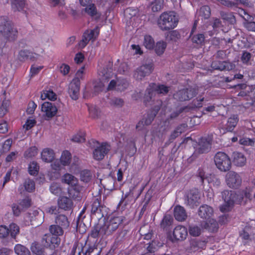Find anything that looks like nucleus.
<instances>
[{
    "label": "nucleus",
    "instance_id": "2eb2a0df",
    "mask_svg": "<svg viewBox=\"0 0 255 255\" xmlns=\"http://www.w3.org/2000/svg\"><path fill=\"white\" fill-rule=\"evenodd\" d=\"M84 248L79 247L74 244L71 252V255H91L95 250L98 251L97 248L95 246H89L84 252Z\"/></svg>",
    "mask_w": 255,
    "mask_h": 255
},
{
    "label": "nucleus",
    "instance_id": "603ef678",
    "mask_svg": "<svg viewBox=\"0 0 255 255\" xmlns=\"http://www.w3.org/2000/svg\"><path fill=\"white\" fill-rule=\"evenodd\" d=\"M189 234L193 237H198L201 233V228L196 225H193L189 227Z\"/></svg>",
    "mask_w": 255,
    "mask_h": 255
},
{
    "label": "nucleus",
    "instance_id": "de8ad7c7",
    "mask_svg": "<svg viewBox=\"0 0 255 255\" xmlns=\"http://www.w3.org/2000/svg\"><path fill=\"white\" fill-rule=\"evenodd\" d=\"M109 103L112 107L121 108L124 105L125 102L122 98L114 97L110 100Z\"/></svg>",
    "mask_w": 255,
    "mask_h": 255
},
{
    "label": "nucleus",
    "instance_id": "20e7f679",
    "mask_svg": "<svg viewBox=\"0 0 255 255\" xmlns=\"http://www.w3.org/2000/svg\"><path fill=\"white\" fill-rule=\"evenodd\" d=\"M123 216L114 217L102 226L103 231L106 236H109L112 234L117 230L119 226L122 223L124 219Z\"/></svg>",
    "mask_w": 255,
    "mask_h": 255
},
{
    "label": "nucleus",
    "instance_id": "5fc2aeb1",
    "mask_svg": "<svg viewBox=\"0 0 255 255\" xmlns=\"http://www.w3.org/2000/svg\"><path fill=\"white\" fill-rule=\"evenodd\" d=\"M235 22V17L232 13H224V24H233Z\"/></svg>",
    "mask_w": 255,
    "mask_h": 255
},
{
    "label": "nucleus",
    "instance_id": "412c9836",
    "mask_svg": "<svg viewBox=\"0 0 255 255\" xmlns=\"http://www.w3.org/2000/svg\"><path fill=\"white\" fill-rule=\"evenodd\" d=\"M39 56V55L35 53H32L27 50H21L19 52L18 59L20 61H24L27 59L34 61Z\"/></svg>",
    "mask_w": 255,
    "mask_h": 255
},
{
    "label": "nucleus",
    "instance_id": "a878e982",
    "mask_svg": "<svg viewBox=\"0 0 255 255\" xmlns=\"http://www.w3.org/2000/svg\"><path fill=\"white\" fill-rule=\"evenodd\" d=\"M55 224L66 230L70 225V222L66 216L63 214H59L55 218Z\"/></svg>",
    "mask_w": 255,
    "mask_h": 255
},
{
    "label": "nucleus",
    "instance_id": "b1692460",
    "mask_svg": "<svg viewBox=\"0 0 255 255\" xmlns=\"http://www.w3.org/2000/svg\"><path fill=\"white\" fill-rule=\"evenodd\" d=\"M42 160L45 162H51L55 158V152L52 149L44 148L41 152Z\"/></svg>",
    "mask_w": 255,
    "mask_h": 255
},
{
    "label": "nucleus",
    "instance_id": "0e129e2a",
    "mask_svg": "<svg viewBox=\"0 0 255 255\" xmlns=\"http://www.w3.org/2000/svg\"><path fill=\"white\" fill-rule=\"evenodd\" d=\"M72 141L76 142H83L85 141V133L80 132L75 135L72 138Z\"/></svg>",
    "mask_w": 255,
    "mask_h": 255
},
{
    "label": "nucleus",
    "instance_id": "09e8293b",
    "mask_svg": "<svg viewBox=\"0 0 255 255\" xmlns=\"http://www.w3.org/2000/svg\"><path fill=\"white\" fill-rule=\"evenodd\" d=\"M37 150L36 146H31L25 151L24 156L27 158H32L37 154Z\"/></svg>",
    "mask_w": 255,
    "mask_h": 255
},
{
    "label": "nucleus",
    "instance_id": "69168bd1",
    "mask_svg": "<svg viewBox=\"0 0 255 255\" xmlns=\"http://www.w3.org/2000/svg\"><path fill=\"white\" fill-rule=\"evenodd\" d=\"M11 207L13 214L15 216H18L20 214L21 212L23 210L19 204L15 203L13 204Z\"/></svg>",
    "mask_w": 255,
    "mask_h": 255
},
{
    "label": "nucleus",
    "instance_id": "393cba45",
    "mask_svg": "<svg viewBox=\"0 0 255 255\" xmlns=\"http://www.w3.org/2000/svg\"><path fill=\"white\" fill-rule=\"evenodd\" d=\"M159 109V107H156L155 109L147 113L146 115L144 116L141 120L143 121L144 125L148 126L151 124Z\"/></svg>",
    "mask_w": 255,
    "mask_h": 255
},
{
    "label": "nucleus",
    "instance_id": "c85d7f7f",
    "mask_svg": "<svg viewBox=\"0 0 255 255\" xmlns=\"http://www.w3.org/2000/svg\"><path fill=\"white\" fill-rule=\"evenodd\" d=\"M103 231V228L102 226H100L99 225H97L96 226H94L91 231L89 234L88 236L90 237L93 238L94 239H96L99 237L103 238L104 236H105L104 232H102Z\"/></svg>",
    "mask_w": 255,
    "mask_h": 255
},
{
    "label": "nucleus",
    "instance_id": "a211bd4d",
    "mask_svg": "<svg viewBox=\"0 0 255 255\" xmlns=\"http://www.w3.org/2000/svg\"><path fill=\"white\" fill-rule=\"evenodd\" d=\"M61 164V162L58 160H55L51 164L52 171L49 172L50 180H55L60 178L61 176L60 171L62 168Z\"/></svg>",
    "mask_w": 255,
    "mask_h": 255
},
{
    "label": "nucleus",
    "instance_id": "9d476101",
    "mask_svg": "<svg viewBox=\"0 0 255 255\" xmlns=\"http://www.w3.org/2000/svg\"><path fill=\"white\" fill-rule=\"evenodd\" d=\"M224 212L230 211L237 202L238 195L234 191H224Z\"/></svg>",
    "mask_w": 255,
    "mask_h": 255
},
{
    "label": "nucleus",
    "instance_id": "680f3d73",
    "mask_svg": "<svg viewBox=\"0 0 255 255\" xmlns=\"http://www.w3.org/2000/svg\"><path fill=\"white\" fill-rule=\"evenodd\" d=\"M8 106V101H3L1 105L0 106V117H2L7 112Z\"/></svg>",
    "mask_w": 255,
    "mask_h": 255
},
{
    "label": "nucleus",
    "instance_id": "f257e3e1",
    "mask_svg": "<svg viewBox=\"0 0 255 255\" xmlns=\"http://www.w3.org/2000/svg\"><path fill=\"white\" fill-rule=\"evenodd\" d=\"M0 34L8 41H14L18 35L13 23L4 17L0 18Z\"/></svg>",
    "mask_w": 255,
    "mask_h": 255
},
{
    "label": "nucleus",
    "instance_id": "423d86ee",
    "mask_svg": "<svg viewBox=\"0 0 255 255\" xmlns=\"http://www.w3.org/2000/svg\"><path fill=\"white\" fill-rule=\"evenodd\" d=\"M200 195L197 189L190 190L185 197V204L191 208L198 206L200 204Z\"/></svg>",
    "mask_w": 255,
    "mask_h": 255
},
{
    "label": "nucleus",
    "instance_id": "aec40b11",
    "mask_svg": "<svg viewBox=\"0 0 255 255\" xmlns=\"http://www.w3.org/2000/svg\"><path fill=\"white\" fill-rule=\"evenodd\" d=\"M188 232L186 227L183 226H176L173 232V237L176 240L182 241L187 236Z\"/></svg>",
    "mask_w": 255,
    "mask_h": 255
},
{
    "label": "nucleus",
    "instance_id": "f3484780",
    "mask_svg": "<svg viewBox=\"0 0 255 255\" xmlns=\"http://www.w3.org/2000/svg\"><path fill=\"white\" fill-rule=\"evenodd\" d=\"M99 33L98 27H96L92 30H87L83 34L82 42L84 46H85L90 40H94Z\"/></svg>",
    "mask_w": 255,
    "mask_h": 255
},
{
    "label": "nucleus",
    "instance_id": "052dcab7",
    "mask_svg": "<svg viewBox=\"0 0 255 255\" xmlns=\"http://www.w3.org/2000/svg\"><path fill=\"white\" fill-rule=\"evenodd\" d=\"M255 142V139H251L248 137H243L239 140L240 144L246 146H253Z\"/></svg>",
    "mask_w": 255,
    "mask_h": 255
},
{
    "label": "nucleus",
    "instance_id": "cd10ccee",
    "mask_svg": "<svg viewBox=\"0 0 255 255\" xmlns=\"http://www.w3.org/2000/svg\"><path fill=\"white\" fill-rule=\"evenodd\" d=\"M174 216L178 221H184L187 217L185 210L181 206H175L174 209Z\"/></svg>",
    "mask_w": 255,
    "mask_h": 255
},
{
    "label": "nucleus",
    "instance_id": "338daca9",
    "mask_svg": "<svg viewBox=\"0 0 255 255\" xmlns=\"http://www.w3.org/2000/svg\"><path fill=\"white\" fill-rule=\"evenodd\" d=\"M224 171L229 170L231 168V161L229 156L224 153Z\"/></svg>",
    "mask_w": 255,
    "mask_h": 255
},
{
    "label": "nucleus",
    "instance_id": "2f4dec72",
    "mask_svg": "<svg viewBox=\"0 0 255 255\" xmlns=\"http://www.w3.org/2000/svg\"><path fill=\"white\" fill-rule=\"evenodd\" d=\"M64 229L56 224L51 225L49 226V231L51 234L55 237L62 236L64 234Z\"/></svg>",
    "mask_w": 255,
    "mask_h": 255
},
{
    "label": "nucleus",
    "instance_id": "a18cd8bd",
    "mask_svg": "<svg viewBox=\"0 0 255 255\" xmlns=\"http://www.w3.org/2000/svg\"><path fill=\"white\" fill-rule=\"evenodd\" d=\"M172 217L169 215H166L164 216L160 223V226L163 229H166L172 224Z\"/></svg>",
    "mask_w": 255,
    "mask_h": 255
},
{
    "label": "nucleus",
    "instance_id": "37998d69",
    "mask_svg": "<svg viewBox=\"0 0 255 255\" xmlns=\"http://www.w3.org/2000/svg\"><path fill=\"white\" fill-rule=\"evenodd\" d=\"M199 15L202 18L206 19L208 18L210 16V8L208 6L204 5L202 6L199 10Z\"/></svg>",
    "mask_w": 255,
    "mask_h": 255
},
{
    "label": "nucleus",
    "instance_id": "9b49d317",
    "mask_svg": "<svg viewBox=\"0 0 255 255\" xmlns=\"http://www.w3.org/2000/svg\"><path fill=\"white\" fill-rule=\"evenodd\" d=\"M57 108L53 103L45 102L41 105V111L44 113L43 116L47 120L54 117L57 113Z\"/></svg>",
    "mask_w": 255,
    "mask_h": 255
},
{
    "label": "nucleus",
    "instance_id": "dca6fc26",
    "mask_svg": "<svg viewBox=\"0 0 255 255\" xmlns=\"http://www.w3.org/2000/svg\"><path fill=\"white\" fill-rule=\"evenodd\" d=\"M80 86V82L78 79H73L70 83L68 92L73 100L78 99L79 95Z\"/></svg>",
    "mask_w": 255,
    "mask_h": 255
},
{
    "label": "nucleus",
    "instance_id": "4c0bfd02",
    "mask_svg": "<svg viewBox=\"0 0 255 255\" xmlns=\"http://www.w3.org/2000/svg\"><path fill=\"white\" fill-rule=\"evenodd\" d=\"M238 122V119L237 116L234 115L232 117L229 119L226 125V130L227 131H232L236 126Z\"/></svg>",
    "mask_w": 255,
    "mask_h": 255
},
{
    "label": "nucleus",
    "instance_id": "39448f33",
    "mask_svg": "<svg viewBox=\"0 0 255 255\" xmlns=\"http://www.w3.org/2000/svg\"><path fill=\"white\" fill-rule=\"evenodd\" d=\"M212 140L210 137H201L198 142V146L191 156L192 159L199 154L208 152L211 147Z\"/></svg>",
    "mask_w": 255,
    "mask_h": 255
},
{
    "label": "nucleus",
    "instance_id": "49530a36",
    "mask_svg": "<svg viewBox=\"0 0 255 255\" xmlns=\"http://www.w3.org/2000/svg\"><path fill=\"white\" fill-rule=\"evenodd\" d=\"M49 190L53 194L58 196L61 194L62 189L59 183L53 182L49 187Z\"/></svg>",
    "mask_w": 255,
    "mask_h": 255
},
{
    "label": "nucleus",
    "instance_id": "864d4df0",
    "mask_svg": "<svg viewBox=\"0 0 255 255\" xmlns=\"http://www.w3.org/2000/svg\"><path fill=\"white\" fill-rule=\"evenodd\" d=\"M39 166L36 162L32 161L30 163L28 166V172L30 175H35L37 174Z\"/></svg>",
    "mask_w": 255,
    "mask_h": 255
},
{
    "label": "nucleus",
    "instance_id": "4be33fe9",
    "mask_svg": "<svg viewBox=\"0 0 255 255\" xmlns=\"http://www.w3.org/2000/svg\"><path fill=\"white\" fill-rule=\"evenodd\" d=\"M213 214V208L207 205H203L200 207L198 211V214L201 218L206 220L209 219Z\"/></svg>",
    "mask_w": 255,
    "mask_h": 255
},
{
    "label": "nucleus",
    "instance_id": "58836bf2",
    "mask_svg": "<svg viewBox=\"0 0 255 255\" xmlns=\"http://www.w3.org/2000/svg\"><path fill=\"white\" fill-rule=\"evenodd\" d=\"M14 252L17 255H30L29 250L25 246L20 244H17L15 246Z\"/></svg>",
    "mask_w": 255,
    "mask_h": 255
},
{
    "label": "nucleus",
    "instance_id": "e433bc0d",
    "mask_svg": "<svg viewBox=\"0 0 255 255\" xmlns=\"http://www.w3.org/2000/svg\"><path fill=\"white\" fill-rule=\"evenodd\" d=\"M214 162L217 167L221 171L223 169V152L222 151L218 152L215 155Z\"/></svg>",
    "mask_w": 255,
    "mask_h": 255
},
{
    "label": "nucleus",
    "instance_id": "f8f14e48",
    "mask_svg": "<svg viewBox=\"0 0 255 255\" xmlns=\"http://www.w3.org/2000/svg\"><path fill=\"white\" fill-rule=\"evenodd\" d=\"M61 242V239L57 237H55L52 234H46L42 239V243L43 246L47 248H50L53 250L58 247Z\"/></svg>",
    "mask_w": 255,
    "mask_h": 255
},
{
    "label": "nucleus",
    "instance_id": "4468645a",
    "mask_svg": "<svg viewBox=\"0 0 255 255\" xmlns=\"http://www.w3.org/2000/svg\"><path fill=\"white\" fill-rule=\"evenodd\" d=\"M110 150V145L107 143H103L93 151V157L97 160H102Z\"/></svg>",
    "mask_w": 255,
    "mask_h": 255
},
{
    "label": "nucleus",
    "instance_id": "7c9ffc66",
    "mask_svg": "<svg viewBox=\"0 0 255 255\" xmlns=\"http://www.w3.org/2000/svg\"><path fill=\"white\" fill-rule=\"evenodd\" d=\"M31 252L36 255H55V254L48 255L47 252L36 242L33 243L30 247Z\"/></svg>",
    "mask_w": 255,
    "mask_h": 255
},
{
    "label": "nucleus",
    "instance_id": "c756f323",
    "mask_svg": "<svg viewBox=\"0 0 255 255\" xmlns=\"http://www.w3.org/2000/svg\"><path fill=\"white\" fill-rule=\"evenodd\" d=\"M202 226L211 232L216 231L218 228V223L217 221L211 218L207 220L206 222L202 224Z\"/></svg>",
    "mask_w": 255,
    "mask_h": 255
},
{
    "label": "nucleus",
    "instance_id": "bb28decb",
    "mask_svg": "<svg viewBox=\"0 0 255 255\" xmlns=\"http://www.w3.org/2000/svg\"><path fill=\"white\" fill-rule=\"evenodd\" d=\"M233 162L235 165L240 167L245 165L246 158L243 153L239 152H234L233 153Z\"/></svg>",
    "mask_w": 255,
    "mask_h": 255
},
{
    "label": "nucleus",
    "instance_id": "13d9d810",
    "mask_svg": "<svg viewBox=\"0 0 255 255\" xmlns=\"http://www.w3.org/2000/svg\"><path fill=\"white\" fill-rule=\"evenodd\" d=\"M18 204L22 207V209L24 210L30 206L31 199L29 197H26L24 199L20 200L18 202Z\"/></svg>",
    "mask_w": 255,
    "mask_h": 255
},
{
    "label": "nucleus",
    "instance_id": "6e6d98bb",
    "mask_svg": "<svg viewBox=\"0 0 255 255\" xmlns=\"http://www.w3.org/2000/svg\"><path fill=\"white\" fill-rule=\"evenodd\" d=\"M88 110L90 116L94 119L98 118L100 113L99 109L94 106L88 107Z\"/></svg>",
    "mask_w": 255,
    "mask_h": 255
},
{
    "label": "nucleus",
    "instance_id": "79ce46f5",
    "mask_svg": "<svg viewBox=\"0 0 255 255\" xmlns=\"http://www.w3.org/2000/svg\"><path fill=\"white\" fill-rule=\"evenodd\" d=\"M85 11L92 17L95 16L96 19L100 17L99 14H97L96 6L93 4L88 5L85 8Z\"/></svg>",
    "mask_w": 255,
    "mask_h": 255
},
{
    "label": "nucleus",
    "instance_id": "ddd939ff",
    "mask_svg": "<svg viewBox=\"0 0 255 255\" xmlns=\"http://www.w3.org/2000/svg\"><path fill=\"white\" fill-rule=\"evenodd\" d=\"M242 181L240 176L234 171L229 172L226 175V181L227 185L230 188L239 187L242 183Z\"/></svg>",
    "mask_w": 255,
    "mask_h": 255
},
{
    "label": "nucleus",
    "instance_id": "5701e85b",
    "mask_svg": "<svg viewBox=\"0 0 255 255\" xmlns=\"http://www.w3.org/2000/svg\"><path fill=\"white\" fill-rule=\"evenodd\" d=\"M112 67L113 63L109 61L106 65V68L104 67L101 69H99V74L102 77L103 80L104 79H108L112 77L113 75Z\"/></svg>",
    "mask_w": 255,
    "mask_h": 255
},
{
    "label": "nucleus",
    "instance_id": "3c124183",
    "mask_svg": "<svg viewBox=\"0 0 255 255\" xmlns=\"http://www.w3.org/2000/svg\"><path fill=\"white\" fill-rule=\"evenodd\" d=\"M143 44L147 49H151L153 48L154 45V40L151 36L145 35Z\"/></svg>",
    "mask_w": 255,
    "mask_h": 255
},
{
    "label": "nucleus",
    "instance_id": "e2e57ef3",
    "mask_svg": "<svg viewBox=\"0 0 255 255\" xmlns=\"http://www.w3.org/2000/svg\"><path fill=\"white\" fill-rule=\"evenodd\" d=\"M192 39L194 43L201 44L204 41L205 37L203 34H198L193 36Z\"/></svg>",
    "mask_w": 255,
    "mask_h": 255
},
{
    "label": "nucleus",
    "instance_id": "774afa93",
    "mask_svg": "<svg viewBox=\"0 0 255 255\" xmlns=\"http://www.w3.org/2000/svg\"><path fill=\"white\" fill-rule=\"evenodd\" d=\"M9 233V229H8L5 226H0V238H6Z\"/></svg>",
    "mask_w": 255,
    "mask_h": 255
},
{
    "label": "nucleus",
    "instance_id": "6ab92c4d",
    "mask_svg": "<svg viewBox=\"0 0 255 255\" xmlns=\"http://www.w3.org/2000/svg\"><path fill=\"white\" fill-rule=\"evenodd\" d=\"M57 203L59 208L65 211L71 210L73 206L72 200L66 196L60 197L58 200Z\"/></svg>",
    "mask_w": 255,
    "mask_h": 255
},
{
    "label": "nucleus",
    "instance_id": "1a4fd4ad",
    "mask_svg": "<svg viewBox=\"0 0 255 255\" xmlns=\"http://www.w3.org/2000/svg\"><path fill=\"white\" fill-rule=\"evenodd\" d=\"M153 70V64L152 62H149L137 68L134 72L133 77L136 80H141L144 77L149 75Z\"/></svg>",
    "mask_w": 255,
    "mask_h": 255
},
{
    "label": "nucleus",
    "instance_id": "0eeeda50",
    "mask_svg": "<svg viewBox=\"0 0 255 255\" xmlns=\"http://www.w3.org/2000/svg\"><path fill=\"white\" fill-rule=\"evenodd\" d=\"M197 94L195 88L189 87L179 90L174 95V97L180 101H188L194 97Z\"/></svg>",
    "mask_w": 255,
    "mask_h": 255
},
{
    "label": "nucleus",
    "instance_id": "473e14b6",
    "mask_svg": "<svg viewBox=\"0 0 255 255\" xmlns=\"http://www.w3.org/2000/svg\"><path fill=\"white\" fill-rule=\"evenodd\" d=\"M11 8L14 11L23 10L25 3L24 0H11Z\"/></svg>",
    "mask_w": 255,
    "mask_h": 255
},
{
    "label": "nucleus",
    "instance_id": "72a5a7b5",
    "mask_svg": "<svg viewBox=\"0 0 255 255\" xmlns=\"http://www.w3.org/2000/svg\"><path fill=\"white\" fill-rule=\"evenodd\" d=\"M62 182L72 186H76L78 184L77 179L73 175L66 173L62 177Z\"/></svg>",
    "mask_w": 255,
    "mask_h": 255
},
{
    "label": "nucleus",
    "instance_id": "f704fd0d",
    "mask_svg": "<svg viewBox=\"0 0 255 255\" xmlns=\"http://www.w3.org/2000/svg\"><path fill=\"white\" fill-rule=\"evenodd\" d=\"M185 129V125H181L178 126L170 134L169 140L172 142L176 137L179 136Z\"/></svg>",
    "mask_w": 255,
    "mask_h": 255
},
{
    "label": "nucleus",
    "instance_id": "c03bdc74",
    "mask_svg": "<svg viewBox=\"0 0 255 255\" xmlns=\"http://www.w3.org/2000/svg\"><path fill=\"white\" fill-rule=\"evenodd\" d=\"M92 174L89 170H83L80 173V179L81 181L88 183L92 179Z\"/></svg>",
    "mask_w": 255,
    "mask_h": 255
},
{
    "label": "nucleus",
    "instance_id": "f03ea898",
    "mask_svg": "<svg viewBox=\"0 0 255 255\" xmlns=\"http://www.w3.org/2000/svg\"><path fill=\"white\" fill-rule=\"evenodd\" d=\"M178 22L174 12H165L160 15L158 20V25L162 30H169L174 28Z\"/></svg>",
    "mask_w": 255,
    "mask_h": 255
},
{
    "label": "nucleus",
    "instance_id": "a19ab883",
    "mask_svg": "<svg viewBox=\"0 0 255 255\" xmlns=\"http://www.w3.org/2000/svg\"><path fill=\"white\" fill-rule=\"evenodd\" d=\"M71 159V154L67 150L64 151L60 157V162L63 166L69 164Z\"/></svg>",
    "mask_w": 255,
    "mask_h": 255
},
{
    "label": "nucleus",
    "instance_id": "7ed1b4c3",
    "mask_svg": "<svg viewBox=\"0 0 255 255\" xmlns=\"http://www.w3.org/2000/svg\"><path fill=\"white\" fill-rule=\"evenodd\" d=\"M169 91V87L163 85H157L155 83H151L146 90V93L144 97V102H149L156 94H166Z\"/></svg>",
    "mask_w": 255,
    "mask_h": 255
},
{
    "label": "nucleus",
    "instance_id": "4d7b16f0",
    "mask_svg": "<svg viewBox=\"0 0 255 255\" xmlns=\"http://www.w3.org/2000/svg\"><path fill=\"white\" fill-rule=\"evenodd\" d=\"M9 231L10 233L11 237L15 238L16 235H17L19 232V227L14 223H11L9 225Z\"/></svg>",
    "mask_w": 255,
    "mask_h": 255
},
{
    "label": "nucleus",
    "instance_id": "8fccbe9b",
    "mask_svg": "<svg viewBox=\"0 0 255 255\" xmlns=\"http://www.w3.org/2000/svg\"><path fill=\"white\" fill-rule=\"evenodd\" d=\"M24 186L26 191L32 192L35 189V183L33 180L27 179L24 183Z\"/></svg>",
    "mask_w": 255,
    "mask_h": 255
},
{
    "label": "nucleus",
    "instance_id": "bf43d9fd",
    "mask_svg": "<svg viewBox=\"0 0 255 255\" xmlns=\"http://www.w3.org/2000/svg\"><path fill=\"white\" fill-rule=\"evenodd\" d=\"M252 57V54L247 51H243L241 60L244 64H248Z\"/></svg>",
    "mask_w": 255,
    "mask_h": 255
},
{
    "label": "nucleus",
    "instance_id": "6e6552de",
    "mask_svg": "<svg viewBox=\"0 0 255 255\" xmlns=\"http://www.w3.org/2000/svg\"><path fill=\"white\" fill-rule=\"evenodd\" d=\"M128 86V82L126 79L117 77L110 81L107 87V90L122 92L127 89Z\"/></svg>",
    "mask_w": 255,
    "mask_h": 255
},
{
    "label": "nucleus",
    "instance_id": "ea45409f",
    "mask_svg": "<svg viewBox=\"0 0 255 255\" xmlns=\"http://www.w3.org/2000/svg\"><path fill=\"white\" fill-rule=\"evenodd\" d=\"M167 46V43L163 41H160L156 43L154 47L155 53L159 56L162 55Z\"/></svg>",
    "mask_w": 255,
    "mask_h": 255
},
{
    "label": "nucleus",
    "instance_id": "c9c22d12",
    "mask_svg": "<svg viewBox=\"0 0 255 255\" xmlns=\"http://www.w3.org/2000/svg\"><path fill=\"white\" fill-rule=\"evenodd\" d=\"M41 99L42 100L48 99L50 101H55L57 99L56 94L51 90H43L41 94Z\"/></svg>",
    "mask_w": 255,
    "mask_h": 255
}]
</instances>
